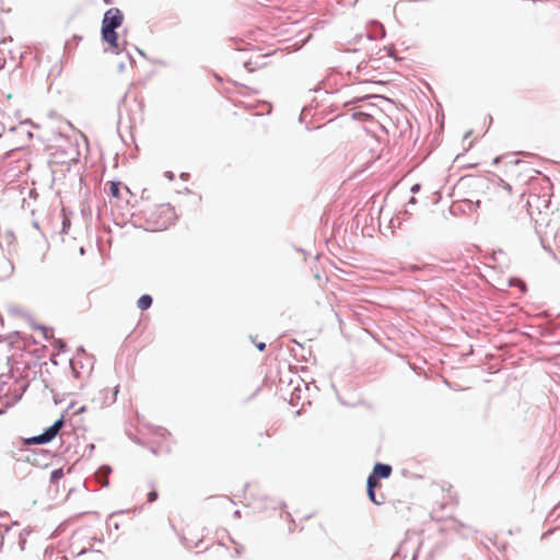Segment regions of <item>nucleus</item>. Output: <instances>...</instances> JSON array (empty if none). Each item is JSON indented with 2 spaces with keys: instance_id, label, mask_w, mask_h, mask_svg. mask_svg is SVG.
Segmentation results:
<instances>
[{
  "instance_id": "f257e3e1",
  "label": "nucleus",
  "mask_w": 560,
  "mask_h": 560,
  "mask_svg": "<svg viewBox=\"0 0 560 560\" xmlns=\"http://www.w3.org/2000/svg\"><path fill=\"white\" fill-rule=\"evenodd\" d=\"M11 95L8 94L5 98H0V124L5 127H9L10 132L14 135L21 136V141L15 143L12 150H20L24 148L32 139L33 135L28 130V126L24 122H21L19 126L14 127L11 125L14 118L19 117L20 109L18 105L11 104Z\"/></svg>"
},
{
  "instance_id": "f03ea898",
  "label": "nucleus",
  "mask_w": 560,
  "mask_h": 560,
  "mask_svg": "<svg viewBox=\"0 0 560 560\" xmlns=\"http://www.w3.org/2000/svg\"><path fill=\"white\" fill-rule=\"evenodd\" d=\"M142 212L145 229L152 232L168 229L177 219L176 212L170 203H148Z\"/></svg>"
},
{
  "instance_id": "7ed1b4c3",
  "label": "nucleus",
  "mask_w": 560,
  "mask_h": 560,
  "mask_svg": "<svg viewBox=\"0 0 560 560\" xmlns=\"http://www.w3.org/2000/svg\"><path fill=\"white\" fill-rule=\"evenodd\" d=\"M522 195L513 194L512 187L503 182L497 183L491 189L490 201L500 210L511 211L521 202Z\"/></svg>"
},
{
  "instance_id": "20e7f679",
  "label": "nucleus",
  "mask_w": 560,
  "mask_h": 560,
  "mask_svg": "<svg viewBox=\"0 0 560 560\" xmlns=\"http://www.w3.org/2000/svg\"><path fill=\"white\" fill-rule=\"evenodd\" d=\"M392 474V467L386 464H376L373 468L372 474L368 477V495L369 499L380 505L385 502V495L380 494V497H376L375 488L381 487L380 479L381 478H388Z\"/></svg>"
},
{
  "instance_id": "39448f33",
  "label": "nucleus",
  "mask_w": 560,
  "mask_h": 560,
  "mask_svg": "<svg viewBox=\"0 0 560 560\" xmlns=\"http://www.w3.org/2000/svg\"><path fill=\"white\" fill-rule=\"evenodd\" d=\"M63 421L60 419L50 425L43 434L24 440L25 445L30 444H45L50 442L60 431Z\"/></svg>"
},
{
  "instance_id": "423d86ee",
  "label": "nucleus",
  "mask_w": 560,
  "mask_h": 560,
  "mask_svg": "<svg viewBox=\"0 0 560 560\" xmlns=\"http://www.w3.org/2000/svg\"><path fill=\"white\" fill-rule=\"evenodd\" d=\"M122 13L117 8H112L106 11L103 22L102 28L104 30H116L122 24Z\"/></svg>"
},
{
  "instance_id": "0eeeda50",
  "label": "nucleus",
  "mask_w": 560,
  "mask_h": 560,
  "mask_svg": "<svg viewBox=\"0 0 560 560\" xmlns=\"http://www.w3.org/2000/svg\"><path fill=\"white\" fill-rule=\"evenodd\" d=\"M102 37L109 45L112 52L119 54L124 49V47L118 43V36L115 30L102 28Z\"/></svg>"
},
{
  "instance_id": "6e6552de",
  "label": "nucleus",
  "mask_w": 560,
  "mask_h": 560,
  "mask_svg": "<svg viewBox=\"0 0 560 560\" xmlns=\"http://www.w3.org/2000/svg\"><path fill=\"white\" fill-rule=\"evenodd\" d=\"M271 435L272 433L269 430H258L253 435L252 442L256 447H262Z\"/></svg>"
},
{
  "instance_id": "1a4fd4ad",
  "label": "nucleus",
  "mask_w": 560,
  "mask_h": 560,
  "mask_svg": "<svg viewBox=\"0 0 560 560\" xmlns=\"http://www.w3.org/2000/svg\"><path fill=\"white\" fill-rule=\"evenodd\" d=\"M108 191H109V195L113 197V198H116V199H119L121 196H120V190H121V183L120 182H109L108 183Z\"/></svg>"
},
{
  "instance_id": "9d476101",
  "label": "nucleus",
  "mask_w": 560,
  "mask_h": 560,
  "mask_svg": "<svg viewBox=\"0 0 560 560\" xmlns=\"http://www.w3.org/2000/svg\"><path fill=\"white\" fill-rule=\"evenodd\" d=\"M152 305V298L149 294H143L137 301V306L144 311L148 310Z\"/></svg>"
},
{
  "instance_id": "9b49d317",
  "label": "nucleus",
  "mask_w": 560,
  "mask_h": 560,
  "mask_svg": "<svg viewBox=\"0 0 560 560\" xmlns=\"http://www.w3.org/2000/svg\"><path fill=\"white\" fill-rule=\"evenodd\" d=\"M65 472L62 468H58L51 471L50 474V481L52 483H57L61 478H63Z\"/></svg>"
},
{
  "instance_id": "f8f14e48",
  "label": "nucleus",
  "mask_w": 560,
  "mask_h": 560,
  "mask_svg": "<svg viewBox=\"0 0 560 560\" xmlns=\"http://www.w3.org/2000/svg\"><path fill=\"white\" fill-rule=\"evenodd\" d=\"M36 330H38L45 339H51L54 337L52 329H50L48 327L39 326L36 328Z\"/></svg>"
},
{
  "instance_id": "ddd939ff",
  "label": "nucleus",
  "mask_w": 560,
  "mask_h": 560,
  "mask_svg": "<svg viewBox=\"0 0 560 560\" xmlns=\"http://www.w3.org/2000/svg\"><path fill=\"white\" fill-rule=\"evenodd\" d=\"M156 499H158V492L156 491L153 490V491L149 492V494H148V502L149 503L154 502Z\"/></svg>"
},
{
  "instance_id": "4468645a",
  "label": "nucleus",
  "mask_w": 560,
  "mask_h": 560,
  "mask_svg": "<svg viewBox=\"0 0 560 560\" xmlns=\"http://www.w3.org/2000/svg\"><path fill=\"white\" fill-rule=\"evenodd\" d=\"M108 472H110V468H109V467H102V468L97 471L96 476L98 477L101 474H104V475L106 476Z\"/></svg>"
},
{
  "instance_id": "2eb2a0df",
  "label": "nucleus",
  "mask_w": 560,
  "mask_h": 560,
  "mask_svg": "<svg viewBox=\"0 0 560 560\" xmlns=\"http://www.w3.org/2000/svg\"><path fill=\"white\" fill-rule=\"evenodd\" d=\"M257 348H258L259 351H264L265 348H266V345L264 342H260V343L257 345Z\"/></svg>"
},
{
  "instance_id": "dca6fc26",
  "label": "nucleus",
  "mask_w": 560,
  "mask_h": 560,
  "mask_svg": "<svg viewBox=\"0 0 560 560\" xmlns=\"http://www.w3.org/2000/svg\"><path fill=\"white\" fill-rule=\"evenodd\" d=\"M450 499H451V502H452V503H457V499H456V497H455V495L450 494Z\"/></svg>"
},
{
  "instance_id": "f3484780",
  "label": "nucleus",
  "mask_w": 560,
  "mask_h": 560,
  "mask_svg": "<svg viewBox=\"0 0 560 560\" xmlns=\"http://www.w3.org/2000/svg\"><path fill=\"white\" fill-rule=\"evenodd\" d=\"M101 482H102L103 486H107L108 485V480L106 479V477L102 478Z\"/></svg>"
},
{
  "instance_id": "a211bd4d",
  "label": "nucleus",
  "mask_w": 560,
  "mask_h": 560,
  "mask_svg": "<svg viewBox=\"0 0 560 560\" xmlns=\"http://www.w3.org/2000/svg\"><path fill=\"white\" fill-rule=\"evenodd\" d=\"M515 165H516V166H522V165H523V163H522L521 161H516V162H515Z\"/></svg>"
}]
</instances>
